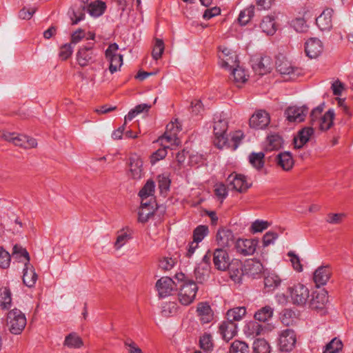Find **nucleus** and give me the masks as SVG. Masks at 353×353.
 Returning <instances> with one entry per match:
<instances>
[{
    "label": "nucleus",
    "mask_w": 353,
    "mask_h": 353,
    "mask_svg": "<svg viewBox=\"0 0 353 353\" xmlns=\"http://www.w3.org/2000/svg\"><path fill=\"white\" fill-rule=\"evenodd\" d=\"M281 279L274 273H268L264 278V285L267 290L272 291L281 284Z\"/></svg>",
    "instance_id": "35"
},
{
    "label": "nucleus",
    "mask_w": 353,
    "mask_h": 353,
    "mask_svg": "<svg viewBox=\"0 0 353 353\" xmlns=\"http://www.w3.org/2000/svg\"><path fill=\"white\" fill-rule=\"evenodd\" d=\"M178 306L175 302H168L163 306L161 313L163 316L168 317L176 314Z\"/></svg>",
    "instance_id": "55"
},
{
    "label": "nucleus",
    "mask_w": 353,
    "mask_h": 353,
    "mask_svg": "<svg viewBox=\"0 0 353 353\" xmlns=\"http://www.w3.org/2000/svg\"><path fill=\"white\" fill-rule=\"evenodd\" d=\"M283 143V139L279 134H271L267 137L265 149L266 151L278 150L281 148Z\"/></svg>",
    "instance_id": "29"
},
{
    "label": "nucleus",
    "mask_w": 353,
    "mask_h": 353,
    "mask_svg": "<svg viewBox=\"0 0 353 353\" xmlns=\"http://www.w3.org/2000/svg\"><path fill=\"white\" fill-rule=\"evenodd\" d=\"M77 60L81 67L88 65L93 61V52L92 46L81 48L77 54Z\"/></svg>",
    "instance_id": "25"
},
{
    "label": "nucleus",
    "mask_w": 353,
    "mask_h": 353,
    "mask_svg": "<svg viewBox=\"0 0 353 353\" xmlns=\"http://www.w3.org/2000/svg\"><path fill=\"white\" fill-rule=\"evenodd\" d=\"M154 182L152 180H148L144 186L140 190L139 196L141 199H147L152 196L154 192Z\"/></svg>",
    "instance_id": "44"
},
{
    "label": "nucleus",
    "mask_w": 353,
    "mask_h": 353,
    "mask_svg": "<svg viewBox=\"0 0 353 353\" xmlns=\"http://www.w3.org/2000/svg\"><path fill=\"white\" fill-rule=\"evenodd\" d=\"M288 255L290 257V261L292 263L293 268L299 272L303 271V266L301 263V260L298 255H296L294 252L290 251L288 253Z\"/></svg>",
    "instance_id": "59"
},
{
    "label": "nucleus",
    "mask_w": 353,
    "mask_h": 353,
    "mask_svg": "<svg viewBox=\"0 0 353 353\" xmlns=\"http://www.w3.org/2000/svg\"><path fill=\"white\" fill-rule=\"evenodd\" d=\"M327 302L328 296L327 292L323 290L313 296L310 301V307L315 310L322 309Z\"/></svg>",
    "instance_id": "32"
},
{
    "label": "nucleus",
    "mask_w": 353,
    "mask_h": 353,
    "mask_svg": "<svg viewBox=\"0 0 353 353\" xmlns=\"http://www.w3.org/2000/svg\"><path fill=\"white\" fill-rule=\"evenodd\" d=\"M63 344L69 348H80L83 346V343L77 333L72 332L65 336Z\"/></svg>",
    "instance_id": "34"
},
{
    "label": "nucleus",
    "mask_w": 353,
    "mask_h": 353,
    "mask_svg": "<svg viewBox=\"0 0 353 353\" xmlns=\"http://www.w3.org/2000/svg\"><path fill=\"white\" fill-rule=\"evenodd\" d=\"M245 314L246 309L245 307H234L227 312V319L233 322L239 321L245 315Z\"/></svg>",
    "instance_id": "40"
},
{
    "label": "nucleus",
    "mask_w": 353,
    "mask_h": 353,
    "mask_svg": "<svg viewBox=\"0 0 353 353\" xmlns=\"http://www.w3.org/2000/svg\"><path fill=\"white\" fill-rule=\"evenodd\" d=\"M228 122L225 119H219L214 121V144L219 148L223 149L225 146L230 147L229 138L227 134Z\"/></svg>",
    "instance_id": "3"
},
{
    "label": "nucleus",
    "mask_w": 353,
    "mask_h": 353,
    "mask_svg": "<svg viewBox=\"0 0 353 353\" xmlns=\"http://www.w3.org/2000/svg\"><path fill=\"white\" fill-rule=\"evenodd\" d=\"M197 315L201 323H209L214 318V313L210 305L207 302H201L196 307Z\"/></svg>",
    "instance_id": "20"
},
{
    "label": "nucleus",
    "mask_w": 353,
    "mask_h": 353,
    "mask_svg": "<svg viewBox=\"0 0 353 353\" xmlns=\"http://www.w3.org/2000/svg\"><path fill=\"white\" fill-rule=\"evenodd\" d=\"M164 43L162 39H156L155 43L152 50V55L154 59L158 60L159 59L163 52H164Z\"/></svg>",
    "instance_id": "53"
},
{
    "label": "nucleus",
    "mask_w": 353,
    "mask_h": 353,
    "mask_svg": "<svg viewBox=\"0 0 353 353\" xmlns=\"http://www.w3.org/2000/svg\"><path fill=\"white\" fill-rule=\"evenodd\" d=\"M2 302L1 307L2 309H8L11 305L12 298L10 290L8 288H4L1 293Z\"/></svg>",
    "instance_id": "60"
},
{
    "label": "nucleus",
    "mask_w": 353,
    "mask_h": 353,
    "mask_svg": "<svg viewBox=\"0 0 353 353\" xmlns=\"http://www.w3.org/2000/svg\"><path fill=\"white\" fill-rule=\"evenodd\" d=\"M210 270L207 265L203 267L197 265L194 269V277L196 283H203L209 277Z\"/></svg>",
    "instance_id": "39"
},
{
    "label": "nucleus",
    "mask_w": 353,
    "mask_h": 353,
    "mask_svg": "<svg viewBox=\"0 0 353 353\" xmlns=\"http://www.w3.org/2000/svg\"><path fill=\"white\" fill-rule=\"evenodd\" d=\"M249 347L243 341L235 340L230 345V353H248Z\"/></svg>",
    "instance_id": "50"
},
{
    "label": "nucleus",
    "mask_w": 353,
    "mask_h": 353,
    "mask_svg": "<svg viewBox=\"0 0 353 353\" xmlns=\"http://www.w3.org/2000/svg\"><path fill=\"white\" fill-rule=\"evenodd\" d=\"M272 68V63L269 57H262L259 59H256L252 63V69L254 72L260 76L270 72Z\"/></svg>",
    "instance_id": "18"
},
{
    "label": "nucleus",
    "mask_w": 353,
    "mask_h": 353,
    "mask_svg": "<svg viewBox=\"0 0 353 353\" xmlns=\"http://www.w3.org/2000/svg\"><path fill=\"white\" fill-rule=\"evenodd\" d=\"M269 226V223L265 221L256 220L252 223L251 230L253 233L260 232L267 229Z\"/></svg>",
    "instance_id": "62"
},
{
    "label": "nucleus",
    "mask_w": 353,
    "mask_h": 353,
    "mask_svg": "<svg viewBox=\"0 0 353 353\" xmlns=\"http://www.w3.org/2000/svg\"><path fill=\"white\" fill-rule=\"evenodd\" d=\"M199 344L201 349L204 351L209 352L212 350L213 343L210 334L205 333L200 337Z\"/></svg>",
    "instance_id": "52"
},
{
    "label": "nucleus",
    "mask_w": 353,
    "mask_h": 353,
    "mask_svg": "<svg viewBox=\"0 0 353 353\" xmlns=\"http://www.w3.org/2000/svg\"><path fill=\"white\" fill-rule=\"evenodd\" d=\"M254 6H250L248 8L242 10L239 16L238 20L239 23L244 26L246 25L251 18L254 16Z\"/></svg>",
    "instance_id": "48"
},
{
    "label": "nucleus",
    "mask_w": 353,
    "mask_h": 353,
    "mask_svg": "<svg viewBox=\"0 0 353 353\" xmlns=\"http://www.w3.org/2000/svg\"><path fill=\"white\" fill-rule=\"evenodd\" d=\"M130 176L134 179H140L143 175V161L134 154L130 157Z\"/></svg>",
    "instance_id": "19"
},
{
    "label": "nucleus",
    "mask_w": 353,
    "mask_h": 353,
    "mask_svg": "<svg viewBox=\"0 0 353 353\" xmlns=\"http://www.w3.org/2000/svg\"><path fill=\"white\" fill-rule=\"evenodd\" d=\"M156 207L140 208L138 212V221L145 223L154 215Z\"/></svg>",
    "instance_id": "46"
},
{
    "label": "nucleus",
    "mask_w": 353,
    "mask_h": 353,
    "mask_svg": "<svg viewBox=\"0 0 353 353\" xmlns=\"http://www.w3.org/2000/svg\"><path fill=\"white\" fill-rule=\"evenodd\" d=\"M38 276L35 272L34 268L28 263H25L23 268V282L28 288L33 287L37 281Z\"/></svg>",
    "instance_id": "24"
},
{
    "label": "nucleus",
    "mask_w": 353,
    "mask_h": 353,
    "mask_svg": "<svg viewBox=\"0 0 353 353\" xmlns=\"http://www.w3.org/2000/svg\"><path fill=\"white\" fill-rule=\"evenodd\" d=\"M323 46L322 41L316 37H312L305 43V52L310 59L317 58L323 52Z\"/></svg>",
    "instance_id": "12"
},
{
    "label": "nucleus",
    "mask_w": 353,
    "mask_h": 353,
    "mask_svg": "<svg viewBox=\"0 0 353 353\" xmlns=\"http://www.w3.org/2000/svg\"><path fill=\"white\" fill-rule=\"evenodd\" d=\"M342 348V341L337 338H334L326 345L323 353H339Z\"/></svg>",
    "instance_id": "49"
},
{
    "label": "nucleus",
    "mask_w": 353,
    "mask_h": 353,
    "mask_svg": "<svg viewBox=\"0 0 353 353\" xmlns=\"http://www.w3.org/2000/svg\"><path fill=\"white\" fill-rule=\"evenodd\" d=\"M308 112V108L303 106H290L284 112L286 119L291 123H300L305 120Z\"/></svg>",
    "instance_id": "9"
},
{
    "label": "nucleus",
    "mask_w": 353,
    "mask_h": 353,
    "mask_svg": "<svg viewBox=\"0 0 353 353\" xmlns=\"http://www.w3.org/2000/svg\"><path fill=\"white\" fill-rule=\"evenodd\" d=\"M151 105L147 103H141L136 105L125 116V122L132 120L136 116L142 112H148Z\"/></svg>",
    "instance_id": "41"
},
{
    "label": "nucleus",
    "mask_w": 353,
    "mask_h": 353,
    "mask_svg": "<svg viewBox=\"0 0 353 353\" xmlns=\"http://www.w3.org/2000/svg\"><path fill=\"white\" fill-rule=\"evenodd\" d=\"M232 70L230 79L233 78V81L236 83H243L247 81L245 72L242 68L239 66V64L237 66L232 68Z\"/></svg>",
    "instance_id": "42"
},
{
    "label": "nucleus",
    "mask_w": 353,
    "mask_h": 353,
    "mask_svg": "<svg viewBox=\"0 0 353 353\" xmlns=\"http://www.w3.org/2000/svg\"><path fill=\"white\" fill-rule=\"evenodd\" d=\"M209 233V229L207 225H200L193 231V240L194 243L201 242Z\"/></svg>",
    "instance_id": "47"
},
{
    "label": "nucleus",
    "mask_w": 353,
    "mask_h": 353,
    "mask_svg": "<svg viewBox=\"0 0 353 353\" xmlns=\"http://www.w3.org/2000/svg\"><path fill=\"white\" fill-rule=\"evenodd\" d=\"M216 240L222 248H229L234 243V236L230 229L222 228L216 233Z\"/></svg>",
    "instance_id": "17"
},
{
    "label": "nucleus",
    "mask_w": 353,
    "mask_h": 353,
    "mask_svg": "<svg viewBox=\"0 0 353 353\" xmlns=\"http://www.w3.org/2000/svg\"><path fill=\"white\" fill-rule=\"evenodd\" d=\"M219 59L221 67L227 70H232L239 64L237 56L234 52H232L230 55H219Z\"/></svg>",
    "instance_id": "31"
},
{
    "label": "nucleus",
    "mask_w": 353,
    "mask_h": 353,
    "mask_svg": "<svg viewBox=\"0 0 353 353\" xmlns=\"http://www.w3.org/2000/svg\"><path fill=\"white\" fill-rule=\"evenodd\" d=\"M244 272L248 276L255 277L261 274L263 271V264L257 260H248L243 265Z\"/></svg>",
    "instance_id": "26"
},
{
    "label": "nucleus",
    "mask_w": 353,
    "mask_h": 353,
    "mask_svg": "<svg viewBox=\"0 0 353 353\" xmlns=\"http://www.w3.org/2000/svg\"><path fill=\"white\" fill-rule=\"evenodd\" d=\"M243 137V134L241 131L236 132L231 137V139H229L230 147L225 146L224 148H230L233 151L236 150Z\"/></svg>",
    "instance_id": "57"
},
{
    "label": "nucleus",
    "mask_w": 353,
    "mask_h": 353,
    "mask_svg": "<svg viewBox=\"0 0 353 353\" xmlns=\"http://www.w3.org/2000/svg\"><path fill=\"white\" fill-rule=\"evenodd\" d=\"M345 214L343 213H330L327 214L326 221L330 224H339L342 222Z\"/></svg>",
    "instance_id": "64"
},
{
    "label": "nucleus",
    "mask_w": 353,
    "mask_h": 353,
    "mask_svg": "<svg viewBox=\"0 0 353 353\" xmlns=\"http://www.w3.org/2000/svg\"><path fill=\"white\" fill-rule=\"evenodd\" d=\"M119 46L116 43H111L105 52L106 59L110 62L109 70L111 74L114 73L120 69L123 64V55L117 54Z\"/></svg>",
    "instance_id": "6"
},
{
    "label": "nucleus",
    "mask_w": 353,
    "mask_h": 353,
    "mask_svg": "<svg viewBox=\"0 0 353 353\" xmlns=\"http://www.w3.org/2000/svg\"><path fill=\"white\" fill-rule=\"evenodd\" d=\"M176 285L174 281L168 276L161 277L156 283V288L159 292V295L161 298L171 295Z\"/></svg>",
    "instance_id": "14"
},
{
    "label": "nucleus",
    "mask_w": 353,
    "mask_h": 353,
    "mask_svg": "<svg viewBox=\"0 0 353 353\" xmlns=\"http://www.w3.org/2000/svg\"><path fill=\"white\" fill-rule=\"evenodd\" d=\"M11 261L10 253L3 247H0V268L7 269L9 268Z\"/></svg>",
    "instance_id": "56"
},
{
    "label": "nucleus",
    "mask_w": 353,
    "mask_h": 353,
    "mask_svg": "<svg viewBox=\"0 0 353 353\" xmlns=\"http://www.w3.org/2000/svg\"><path fill=\"white\" fill-rule=\"evenodd\" d=\"M296 334L292 329L283 330L279 334V346L282 352H290L296 345Z\"/></svg>",
    "instance_id": "7"
},
{
    "label": "nucleus",
    "mask_w": 353,
    "mask_h": 353,
    "mask_svg": "<svg viewBox=\"0 0 353 353\" xmlns=\"http://www.w3.org/2000/svg\"><path fill=\"white\" fill-rule=\"evenodd\" d=\"M12 256L14 257H16L17 259L23 257L26 260L25 263H28L30 262V260L29 253L28 252L26 249L19 244H16L14 245L12 249Z\"/></svg>",
    "instance_id": "51"
},
{
    "label": "nucleus",
    "mask_w": 353,
    "mask_h": 353,
    "mask_svg": "<svg viewBox=\"0 0 353 353\" xmlns=\"http://www.w3.org/2000/svg\"><path fill=\"white\" fill-rule=\"evenodd\" d=\"M334 10L326 8L316 19V24L321 31H330L332 28Z\"/></svg>",
    "instance_id": "16"
},
{
    "label": "nucleus",
    "mask_w": 353,
    "mask_h": 353,
    "mask_svg": "<svg viewBox=\"0 0 353 353\" xmlns=\"http://www.w3.org/2000/svg\"><path fill=\"white\" fill-rule=\"evenodd\" d=\"M219 332L225 341H229L237 333V325L235 322L227 319L219 326Z\"/></svg>",
    "instance_id": "21"
},
{
    "label": "nucleus",
    "mask_w": 353,
    "mask_h": 353,
    "mask_svg": "<svg viewBox=\"0 0 353 353\" xmlns=\"http://www.w3.org/2000/svg\"><path fill=\"white\" fill-rule=\"evenodd\" d=\"M228 180L232 185V188L239 192H245L250 187V185L246 181L245 176L242 174H231Z\"/></svg>",
    "instance_id": "22"
},
{
    "label": "nucleus",
    "mask_w": 353,
    "mask_h": 353,
    "mask_svg": "<svg viewBox=\"0 0 353 353\" xmlns=\"http://www.w3.org/2000/svg\"><path fill=\"white\" fill-rule=\"evenodd\" d=\"M213 263L214 267L221 271H225L229 268L230 257L228 252L223 248H217L213 253Z\"/></svg>",
    "instance_id": "13"
},
{
    "label": "nucleus",
    "mask_w": 353,
    "mask_h": 353,
    "mask_svg": "<svg viewBox=\"0 0 353 353\" xmlns=\"http://www.w3.org/2000/svg\"><path fill=\"white\" fill-rule=\"evenodd\" d=\"M277 165H279L284 171H290L292 169L294 161L292 154L290 152H283L277 154Z\"/></svg>",
    "instance_id": "28"
},
{
    "label": "nucleus",
    "mask_w": 353,
    "mask_h": 353,
    "mask_svg": "<svg viewBox=\"0 0 353 353\" xmlns=\"http://www.w3.org/2000/svg\"><path fill=\"white\" fill-rule=\"evenodd\" d=\"M262 31L267 34L272 35L276 31V23L273 17L267 16L264 17L260 24Z\"/></svg>",
    "instance_id": "33"
},
{
    "label": "nucleus",
    "mask_w": 353,
    "mask_h": 353,
    "mask_svg": "<svg viewBox=\"0 0 353 353\" xmlns=\"http://www.w3.org/2000/svg\"><path fill=\"white\" fill-rule=\"evenodd\" d=\"M198 287L196 283L192 280L185 281L180 286L178 299L183 305H189L195 299Z\"/></svg>",
    "instance_id": "4"
},
{
    "label": "nucleus",
    "mask_w": 353,
    "mask_h": 353,
    "mask_svg": "<svg viewBox=\"0 0 353 353\" xmlns=\"http://www.w3.org/2000/svg\"><path fill=\"white\" fill-rule=\"evenodd\" d=\"M254 353H270V346L263 339H256L253 343Z\"/></svg>",
    "instance_id": "43"
},
{
    "label": "nucleus",
    "mask_w": 353,
    "mask_h": 353,
    "mask_svg": "<svg viewBox=\"0 0 353 353\" xmlns=\"http://www.w3.org/2000/svg\"><path fill=\"white\" fill-rule=\"evenodd\" d=\"M7 321L10 332L16 335L20 334L27 324L25 314L17 308L8 313Z\"/></svg>",
    "instance_id": "2"
},
{
    "label": "nucleus",
    "mask_w": 353,
    "mask_h": 353,
    "mask_svg": "<svg viewBox=\"0 0 353 353\" xmlns=\"http://www.w3.org/2000/svg\"><path fill=\"white\" fill-rule=\"evenodd\" d=\"M106 8V5L101 1H96L91 3L88 8V11L90 15L99 17L103 14Z\"/></svg>",
    "instance_id": "38"
},
{
    "label": "nucleus",
    "mask_w": 353,
    "mask_h": 353,
    "mask_svg": "<svg viewBox=\"0 0 353 353\" xmlns=\"http://www.w3.org/2000/svg\"><path fill=\"white\" fill-rule=\"evenodd\" d=\"M314 127H306L303 128L299 132V139L294 138V147L296 148H302L309 140L314 133Z\"/></svg>",
    "instance_id": "30"
},
{
    "label": "nucleus",
    "mask_w": 353,
    "mask_h": 353,
    "mask_svg": "<svg viewBox=\"0 0 353 353\" xmlns=\"http://www.w3.org/2000/svg\"><path fill=\"white\" fill-rule=\"evenodd\" d=\"M291 24L296 32H303L307 30L306 22L303 18H296L292 20Z\"/></svg>",
    "instance_id": "58"
},
{
    "label": "nucleus",
    "mask_w": 353,
    "mask_h": 353,
    "mask_svg": "<svg viewBox=\"0 0 353 353\" xmlns=\"http://www.w3.org/2000/svg\"><path fill=\"white\" fill-rule=\"evenodd\" d=\"M163 145L164 143H170L172 145H178L180 143L179 139L176 136V132H169L165 131L162 137L159 139Z\"/></svg>",
    "instance_id": "54"
},
{
    "label": "nucleus",
    "mask_w": 353,
    "mask_h": 353,
    "mask_svg": "<svg viewBox=\"0 0 353 353\" xmlns=\"http://www.w3.org/2000/svg\"><path fill=\"white\" fill-rule=\"evenodd\" d=\"M168 146H163L162 148H159L156 152H154L151 156V163L152 164L155 163L157 161L164 159L167 155V149Z\"/></svg>",
    "instance_id": "61"
},
{
    "label": "nucleus",
    "mask_w": 353,
    "mask_h": 353,
    "mask_svg": "<svg viewBox=\"0 0 353 353\" xmlns=\"http://www.w3.org/2000/svg\"><path fill=\"white\" fill-rule=\"evenodd\" d=\"M331 270L329 266L319 267L314 273V281L317 287L324 285L329 280Z\"/></svg>",
    "instance_id": "27"
},
{
    "label": "nucleus",
    "mask_w": 353,
    "mask_h": 353,
    "mask_svg": "<svg viewBox=\"0 0 353 353\" xmlns=\"http://www.w3.org/2000/svg\"><path fill=\"white\" fill-rule=\"evenodd\" d=\"M1 137L5 141L12 142L15 145L22 147L26 149L33 148L37 145V142L35 139L23 134L5 132L2 134Z\"/></svg>",
    "instance_id": "5"
},
{
    "label": "nucleus",
    "mask_w": 353,
    "mask_h": 353,
    "mask_svg": "<svg viewBox=\"0 0 353 353\" xmlns=\"http://www.w3.org/2000/svg\"><path fill=\"white\" fill-rule=\"evenodd\" d=\"M215 195L221 199V201L228 196L226 186L223 183H217L214 186Z\"/></svg>",
    "instance_id": "63"
},
{
    "label": "nucleus",
    "mask_w": 353,
    "mask_h": 353,
    "mask_svg": "<svg viewBox=\"0 0 353 353\" xmlns=\"http://www.w3.org/2000/svg\"><path fill=\"white\" fill-rule=\"evenodd\" d=\"M276 70L281 74H288L294 77L299 74V70L292 66L291 63L284 57H279L276 61Z\"/></svg>",
    "instance_id": "15"
},
{
    "label": "nucleus",
    "mask_w": 353,
    "mask_h": 353,
    "mask_svg": "<svg viewBox=\"0 0 353 353\" xmlns=\"http://www.w3.org/2000/svg\"><path fill=\"white\" fill-rule=\"evenodd\" d=\"M274 309L269 305L261 307L254 314V319L256 321L265 322L273 315Z\"/></svg>",
    "instance_id": "37"
},
{
    "label": "nucleus",
    "mask_w": 353,
    "mask_h": 353,
    "mask_svg": "<svg viewBox=\"0 0 353 353\" xmlns=\"http://www.w3.org/2000/svg\"><path fill=\"white\" fill-rule=\"evenodd\" d=\"M259 241L258 239H239L235 242V249L236 252L243 256L253 254L256 249Z\"/></svg>",
    "instance_id": "10"
},
{
    "label": "nucleus",
    "mask_w": 353,
    "mask_h": 353,
    "mask_svg": "<svg viewBox=\"0 0 353 353\" xmlns=\"http://www.w3.org/2000/svg\"><path fill=\"white\" fill-rule=\"evenodd\" d=\"M230 277L235 283H240L243 275L245 274L243 265L239 260L231 262L229 268H228Z\"/></svg>",
    "instance_id": "23"
},
{
    "label": "nucleus",
    "mask_w": 353,
    "mask_h": 353,
    "mask_svg": "<svg viewBox=\"0 0 353 353\" xmlns=\"http://www.w3.org/2000/svg\"><path fill=\"white\" fill-rule=\"evenodd\" d=\"M270 122V117L265 110H258L250 119L249 125L250 128L262 130L265 128Z\"/></svg>",
    "instance_id": "11"
},
{
    "label": "nucleus",
    "mask_w": 353,
    "mask_h": 353,
    "mask_svg": "<svg viewBox=\"0 0 353 353\" xmlns=\"http://www.w3.org/2000/svg\"><path fill=\"white\" fill-rule=\"evenodd\" d=\"M323 110V104L312 110L310 114V123L313 127L318 128L321 131H326L333 125L335 113L334 110L330 109L322 115Z\"/></svg>",
    "instance_id": "1"
},
{
    "label": "nucleus",
    "mask_w": 353,
    "mask_h": 353,
    "mask_svg": "<svg viewBox=\"0 0 353 353\" xmlns=\"http://www.w3.org/2000/svg\"><path fill=\"white\" fill-rule=\"evenodd\" d=\"M289 292L292 303L298 305H303L309 297L308 289L301 283L290 288Z\"/></svg>",
    "instance_id": "8"
},
{
    "label": "nucleus",
    "mask_w": 353,
    "mask_h": 353,
    "mask_svg": "<svg viewBox=\"0 0 353 353\" xmlns=\"http://www.w3.org/2000/svg\"><path fill=\"white\" fill-rule=\"evenodd\" d=\"M281 321L282 323L286 326L292 325L296 319V314L291 309H284L281 313Z\"/></svg>",
    "instance_id": "45"
},
{
    "label": "nucleus",
    "mask_w": 353,
    "mask_h": 353,
    "mask_svg": "<svg viewBox=\"0 0 353 353\" xmlns=\"http://www.w3.org/2000/svg\"><path fill=\"white\" fill-rule=\"evenodd\" d=\"M265 154L262 152H252L249 156V162L257 170H261L265 164Z\"/></svg>",
    "instance_id": "36"
}]
</instances>
